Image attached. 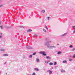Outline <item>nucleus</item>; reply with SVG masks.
Returning a JSON list of instances; mask_svg holds the SVG:
<instances>
[{
	"label": "nucleus",
	"mask_w": 75,
	"mask_h": 75,
	"mask_svg": "<svg viewBox=\"0 0 75 75\" xmlns=\"http://www.w3.org/2000/svg\"><path fill=\"white\" fill-rule=\"evenodd\" d=\"M45 41L47 42H45V46H47V47L49 48L50 47V43H51V41H49V39L48 38H46L45 39Z\"/></svg>",
	"instance_id": "nucleus-1"
},
{
	"label": "nucleus",
	"mask_w": 75,
	"mask_h": 75,
	"mask_svg": "<svg viewBox=\"0 0 75 75\" xmlns=\"http://www.w3.org/2000/svg\"><path fill=\"white\" fill-rule=\"evenodd\" d=\"M39 54H43L44 56H47V54H46V53L44 51H41L39 52Z\"/></svg>",
	"instance_id": "nucleus-2"
},
{
	"label": "nucleus",
	"mask_w": 75,
	"mask_h": 75,
	"mask_svg": "<svg viewBox=\"0 0 75 75\" xmlns=\"http://www.w3.org/2000/svg\"><path fill=\"white\" fill-rule=\"evenodd\" d=\"M26 48H27V49H33V48L31 47V46L30 45L28 46H26Z\"/></svg>",
	"instance_id": "nucleus-3"
},
{
	"label": "nucleus",
	"mask_w": 75,
	"mask_h": 75,
	"mask_svg": "<svg viewBox=\"0 0 75 75\" xmlns=\"http://www.w3.org/2000/svg\"><path fill=\"white\" fill-rule=\"evenodd\" d=\"M55 48H56V47L55 46H49V48L53 49Z\"/></svg>",
	"instance_id": "nucleus-4"
},
{
	"label": "nucleus",
	"mask_w": 75,
	"mask_h": 75,
	"mask_svg": "<svg viewBox=\"0 0 75 75\" xmlns=\"http://www.w3.org/2000/svg\"><path fill=\"white\" fill-rule=\"evenodd\" d=\"M47 72H49L50 74H51L52 73V71L50 70H47Z\"/></svg>",
	"instance_id": "nucleus-5"
},
{
	"label": "nucleus",
	"mask_w": 75,
	"mask_h": 75,
	"mask_svg": "<svg viewBox=\"0 0 75 75\" xmlns=\"http://www.w3.org/2000/svg\"><path fill=\"white\" fill-rule=\"evenodd\" d=\"M46 58V59H51V57L48 56H47Z\"/></svg>",
	"instance_id": "nucleus-6"
},
{
	"label": "nucleus",
	"mask_w": 75,
	"mask_h": 75,
	"mask_svg": "<svg viewBox=\"0 0 75 75\" xmlns=\"http://www.w3.org/2000/svg\"><path fill=\"white\" fill-rule=\"evenodd\" d=\"M66 34H67V33H66L64 34L61 35H60V37H63V36L65 35H66Z\"/></svg>",
	"instance_id": "nucleus-7"
},
{
	"label": "nucleus",
	"mask_w": 75,
	"mask_h": 75,
	"mask_svg": "<svg viewBox=\"0 0 75 75\" xmlns=\"http://www.w3.org/2000/svg\"><path fill=\"white\" fill-rule=\"evenodd\" d=\"M34 70H35V71H39V69L37 68H35Z\"/></svg>",
	"instance_id": "nucleus-8"
},
{
	"label": "nucleus",
	"mask_w": 75,
	"mask_h": 75,
	"mask_svg": "<svg viewBox=\"0 0 75 75\" xmlns=\"http://www.w3.org/2000/svg\"><path fill=\"white\" fill-rule=\"evenodd\" d=\"M8 55L7 54H3L4 57H8Z\"/></svg>",
	"instance_id": "nucleus-9"
},
{
	"label": "nucleus",
	"mask_w": 75,
	"mask_h": 75,
	"mask_svg": "<svg viewBox=\"0 0 75 75\" xmlns=\"http://www.w3.org/2000/svg\"><path fill=\"white\" fill-rule=\"evenodd\" d=\"M36 61L37 62H40V59L38 58H36Z\"/></svg>",
	"instance_id": "nucleus-10"
},
{
	"label": "nucleus",
	"mask_w": 75,
	"mask_h": 75,
	"mask_svg": "<svg viewBox=\"0 0 75 75\" xmlns=\"http://www.w3.org/2000/svg\"><path fill=\"white\" fill-rule=\"evenodd\" d=\"M62 63L64 64V63H67V60H64L62 62Z\"/></svg>",
	"instance_id": "nucleus-11"
},
{
	"label": "nucleus",
	"mask_w": 75,
	"mask_h": 75,
	"mask_svg": "<svg viewBox=\"0 0 75 75\" xmlns=\"http://www.w3.org/2000/svg\"><path fill=\"white\" fill-rule=\"evenodd\" d=\"M27 32H31L32 31V30L31 29H29L27 30Z\"/></svg>",
	"instance_id": "nucleus-12"
},
{
	"label": "nucleus",
	"mask_w": 75,
	"mask_h": 75,
	"mask_svg": "<svg viewBox=\"0 0 75 75\" xmlns=\"http://www.w3.org/2000/svg\"><path fill=\"white\" fill-rule=\"evenodd\" d=\"M61 52L60 51H58L57 53V54H58V55H59V54H61Z\"/></svg>",
	"instance_id": "nucleus-13"
},
{
	"label": "nucleus",
	"mask_w": 75,
	"mask_h": 75,
	"mask_svg": "<svg viewBox=\"0 0 75 75\" xmlns=\"http://www.w3.org/2000/svg\"><path fill=\"white\" fill-rule=\"evenodd\" d=\"M41 12L42 13H45V11L44 10H42L41 11Z\"/></svg>",
	"instance_id": "nucleus-14"
},
{
	"label": "nucleus",
	"mask_w": 75,
	"mask_h": 75,
	"mask_svg": "<svg viewBox=\"0 0 75 75\" xmlns=\"http://www.w3.org/2000/svg\"><path fill=\"white\" fill-rule=\"evenodd\" d=\"M1 51H4V49H1L0 50Z\"/></svg>",
	"instance_id": "nucleus-15"
},
{
	"label": "nucleus",
	"mask_w": 75,
	"mask_h": 75,
	"mask_svg": "<svg viewBox=\"0 0 75 75\" xmlns=\"http://www.w3.org/2000/svg\"><path fill=\"white\" fill-rule=\"evenodd\" d=\"M49 65H53V63L52 62H50L49 64Z\"/></svg>",
	"instance_id": "nucleus-16"
},
{
	"label": "nucleus",
	"mask_w": 75,
	"mask_h": 75,
	"mask_svg": "<svg viewBox=\"0 0 75 75\" xmlns=\"http://www.w3.org/2000/svg\"><path fill=\"white\" fill-rule=\"evenodd\" d=\"M57 62H54V65H57Z\"/></svg>",
	"instance_id": "nucleus-17"
},
{
	"label": "nucleus",
	"mask_w": 75,
	"mask_h": 75,
	"mask_svg": "<svg viewBox=\"0 0 75 75\" xmlns=\"http://www.w3.org/2000/svg\"><path fill=\"white\" fill-rule=\"evenodd\" d=\"M61 72H65V70L62 69L61 70Z\"/></svg>",
	"instance_id": "nucleus-18"
},
{
	"label": "nucleus",
	"mask_w": 75,
	"mask_h": 75,
	"mask_svg": "<svg viewBox=\"0 0 75 75\" xmlns=\"http://www.w3.org/2000/svg\"><path fill=\"white\" fill-rule=\"evenodd\" d=\"M32 57H33V56L31 55H30L29 56V57L30 58H32Z\"/></svg>",
	"instance_id": "nucleus-19"
},
{
	"label": "nucleus",
	"mask_w": 75,
	"mask_h": 75,
	"mask_svg": "<svg viewBox=\"0 0 75 75\" xmlns=\"http://www.w3.org/2000/svg\"><path fill=\"white\" fill-rule=\"evenodd\" d=\"M43 31H44V32H45V33H46V32H47V30H45V29H43Z\"/></svg>",
	"instance_id": "nucleus-20"
},
{
	"label": "nucleus",
	"mask_w": 75,
	"mask_h": 75,
	"mask_svg": "<svg viewBox=\"0 0 75 75\" xmlns=\"http://www.w3.org/2000/svg\"><path fill=\"white\" fill-rule=\"evenodd\" d=\"M45 28H46V30H48V28L47 26L45 25Z\"/></svg>",
	"instance_id": "nucleus-21"
},
{
	"label": "nucleus",
	"mask_w": 75,
	"mask_h": 75,
	"mask_svg": "<svg viewBox=\"0 0 75 75\" xmlns=\"http://www.w3.org/2000/svg\"><path fill=\"white\" fill-rule=\"evenodd\" d=\"M37 54V53H36V52H35L33 53V55H35V54Z\"/></svg>",
	"instance_id": "nucleus-22"
},
{
	"label": "nucleus",
	"mask_w": 75,
	"mask_h": 75,
	"mask_svg": "<svg viewBox=\"0 0 75 75\" xmlns=\"http://www.w3.org/2000/svg\"><path fill=\"white\" fill-rule=\"evenodd\" d=\"M73 33H75V28H74V31Z\"/></svg>",
	"instance_id": "nucleus-23"
},
{
	"label": "nucleus",
	"mask_w": 75,
	"mask_h": 75,
	"mask_svg": "<svg viewBox=\"0 0 75 75\" xmlns=\"http://www.w3.org/2000/svg\"><path fill=\"white\" fill-rule=\"evenodd\" d=\"M36 75V74H35V72H33V73L32 75Z\"/></svg>",
	"instance_id": "nucleus-24"
},
{
	"label": "nucleus",
	"mask_w": 75,
	"mask_h": 75,
	"mask_svg": "<svg viewBox=\"0 0 75 75\" xmlns=\"http://www.w3.org/2000/svg\"><path fill=\"white\" fill-rule=\"evenodd\" d=\"M72 57H73V58H75V54H74V55H73Z\"/></svg>",
	"instance_id": "nucleus-25"
},
{
	"label": "nucleus",
	"mask_w": 75,
	"mask_h": 75,
	"mask_svg": "<svg viewBox=\"0 0 75 75\" xmlns=\"http://www.w3.org/2000/svg\"><path fill=\"white\" fill-rule=\"evenodd\" d=\"M0 28H1V29H3V27L2 26H1Z\"/></svg>",
	"instance_id": "nucleus-26"
},
{
	"label": "nucleus",
	"mask_w": 75,
	"mask_h": 75,
	"mask_svg": "<svg viewBox=\"0 0 75 75\" xmlns=\"http://www.w3.org/2000/svg\"><path fill=\"white\" fill-rule=\"evenodd\" d=\"M73 47L72 45H71L69 46V48H72Z\"/></svg>",
	"instance_id": "nucleus-27"
},
{
	"label": "nucleus",
	"mask_w": 75,
	"mask_h": 75,
	"mask_svg": "<svg viewBox=\"0 0 75 75\" xmlns=\"http://www.w3.org/2000/svg\"><path fill=\"white\" fill-rule=\"evenodd\" d=\"M34 36H35V37H37V35L36 34H34Z\"/></svg>",
	"instance_id": "nucleus-28"
},
{
	"label": "nucleus",
	"mask_w": 75,
	"mask_h": 75,
	"mask_svg": "<svg viewBox=\"0 0 75 75\" xmlns=\"http://www.w3.org/2000/svg\"><path fill=\"white\" fill-rule=\"evenodd\" d=\"M50 17H47V18H48L47 20H50Z\"/></svg>",
	"instance_id": "nucleus-29"
},
{
	"label": "nucleus",
	"mask_w": 75,
	"mask_h": 75,
	"mask_svg": "<svg viewBox=\"0 0 75 75\" xmlns=\"http://www.w3.org/2000/svg\"><path fill=\"white\" fill-rule=\"evenodd\" d=\"M72 59H69V61H70V62H71V61H72Z\"/></svg>",
	"instance_id": "nucleus-30"
},
{
	"label": "nucleus",
	"mask_w": 75,
	"mask_h": 75,
	"mask_svg": "<svg viewBox=\"0 0 75 75\" xmlns=\"http://www.w3.org/2000/svg\"><path fill=\"white\" fill-rule=\"evenodd\" d=\"M5 28H9L8 27H7V26H5Z\"/></svg>",
	"instance_id": "nucleus-31"
},
{
	"label": "nucleus",
	"mask_w": 75,
	"mask_h": 75,
	"mask_svg": "<svg viewBox=\"0 0 75 75\" xmlns=\"http://www.w3.org/2000/svg\"><path fill=\"white\" fill-rule=\"evenodd\" d=\"M2 6H3V5H0V8L1 7H2Z\"/></svg>",
	"instance_id": "nucleus-32"
},
{
	"label": "nucleus",
	"mask_w": 75,
	"mask_h": 75,
	"mask_svg": "<svg viewBox=\"0 0 75 75\" xmlns=\"http://www.w3.org/2000/svg\"><path fill=\"white\" fill-rule=\"evenodd\" d=\"M6 64H7V63H6V62H5L4 63V65H6Z\"/></svg>",
	"instance_id": "nucleus-33"
},
{
	"label": "nucleus",
	"mask_w": 75,
	"mask_h": 75,
	"mask_svg": "<svg viewBox=\"0 0 75 75\" xmlns=\"http://www.w3.org/2000/svg\"><path fill=\"white\" fill-rule=\"evenodd\" d=\"M45 63H47V61H45Z\"/></svg>",
	"instance_id": "nucleus-34"
},
{
	"label": "nucleus",
	"mask_w": 75,
	"mask_h": 75,
	"mask_svg": "<svg viewBox=\"0 0 75 75\" xmlns=\"http://www.w3.org/2000/svg\"><path fill=\"white\" fill-rule=\"evenodd\" d=\"M72 27H73V28H75V26H73Z\"/></svg>",
	"instance_id": "nucleus-35"
},
{
	"label": "nucleus",
	"mask_w": 75,
	"mask_h": 75,
	"mask_svg": "<svg viewBox=\"0 0 75 75\" xmlns=\"http://www.w3.org/2000/svg\"><path fill=\"white\" fill-rule=\"evenodd\" d=\"M21 28H24V27H23V26H21Z\"/></svg>",
	"instance_id": "nucleus-36"
},
{
	"label": "nucleus",
	"mask_w": 75,
	"mask_h": 75,
	"mask_svg": "<svg viewBox=\"0 0 75 75\" xmlns=\"http://www.w3.org/2000/svg\"><path fill=\"white\" fill-rule=\"evenodd\" d=\"M2 36H0V38H1Z\"/></svg>",
	"instance_id": "nucleus-37"
},
{
	"label": "nucleus",
	"mask_w": 75,
	"mask_h": 75,
	"mask_svg": "<svg viewBox=\"0 0 75 75\" xmlns=\"http://www.w3.org/2000/svg\"><path fill=\"white\" fill-rule=\"evenodd\" d=\"M48 62H49V61H47V64H48Z\"/></svg>",
	"instance_id": "nucleus-38"
},
{
	"label": "nucleus",
	"mask_w": 75,
	"mask_h": 75,
	"mask_svg": "<svg viewBox=\"0 0 75 75\" xmlns=\"http://www.w3.org/2000/svg\"><path fill=\"white\" fill-rule=\"evenodd\" d=\"M59 45V44H57L56 45Z\"/></svg>",
	"instance_id": "nucleus-39"
},
{
	"label": "nucleus",
	"mask_w": 75,
	"mask_h": 75,
	"mask_svg": "<svg viewBox=\"0 0 75 75\" xmlns=\"http://www.w3.org/2000/svg\"><path fill=\"white\" fill-rule=\"evenodd\" d=\"M0 35H2V33H0Z\"/></svg>",
	"instance_id": "nucleus-40"
},
{
	"label": "nucleus",
	"mask_w": 75,
	"mask_h": 75,
	"mask_svg": "<svg viewBox=\"0 0 75 75\" xmlns=\"http://www.w3.org/2000/svg\"><path fill=\"white\" fill-rule=\"evenodd\" d=\"M1 24V23L0 22V25Z\"/></svg>",
	"instance_id": "nucleus-41"
},
{
	"label": "nucleus",
	"mask_w": 75,
	"mask_h": 75,
	"mask_svg": "<svg viewBox=\"0 0 75 75\" xmlns=\"http://www.w3.org/2000/svg\"><path fill=\"white\" fill-rule=\"evenodd\" d=\"M6 75H7V74L6 73Z\"/></svg>",
	"instance_id": "nucleus-42"
}]
</instances>
